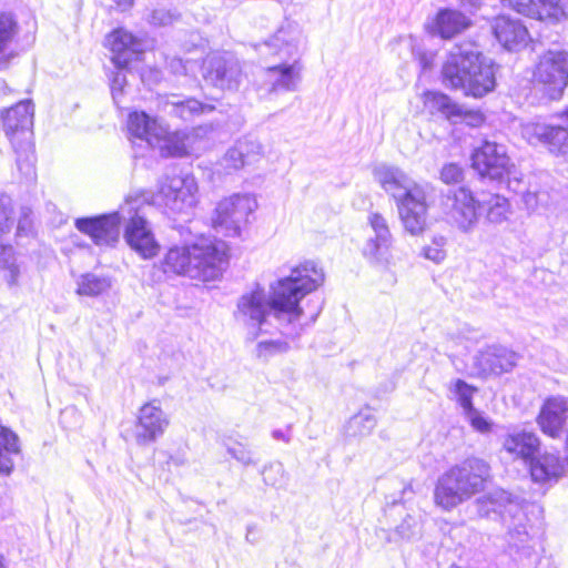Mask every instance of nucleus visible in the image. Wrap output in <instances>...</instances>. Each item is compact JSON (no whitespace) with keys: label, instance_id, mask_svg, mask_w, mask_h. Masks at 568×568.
<instances>
[{"label":"nucleus","instance_id":"aec40b11","mask_svg":"<svg viewBox=\"0 0 568 568\" xmlns=\"http://www.w3.org/2000/svg\"><path fill=\"white\" fill-rule=\"evenodd\" d=\"M34 108L31 101L26 100L11 106L2 114V125L11 143L32 140Z\"/></svg>","mask_w":568,"mask_h":568},{"label":"nucleus","instance_id":"6ab92c4d","mask_svg":"<svg viewBox=\"0 0 568 568\" xmlns=\"http://www.w3.org/2000/svg\"><path fill=\"white\" fill-rule=\"evenodd\" d=\"M463 7L478 9L483 0H458ZM517 12L541 21L557 22L565 17L561 0H503Z\"/></svg>","mask_w":568,"mask_h":568},{"label":"nucleus","instance_id":"1a4fd4ad","mask_svg":"<svg viewBox=\"0 0 568 568\" xmlns=\"http://www.w3.org/2000/svg\"><path fill=\"white\" fill-rule=\"evenodd\" d=\"M154 202L164 213L176 219L189 217L197 203V184L193 176H165L159 182Z\"/></svg>","mask_w":568,"mask_h":568},{"label":"nucleus","instance_id":"0eeeda50","mask_svg":"<svg viewBox=\"0 0 568 568\" xmlns=\"http://www.w3.org/2000/svg\"><path fill=\"white\" fill-rule=\"evenodd\" d=\"M489 465L476 457L450 467L437 480L434 499L437 506L450 510L481 491L489 478Z\"/></svg>","mask_w":568,"mask_h":568},{"label":"nucleus","instance_id":"de8ad7c7","mask_svg":"<svg viewBox=\"0 0 568 568\" xmlns=\"http://www.w3.org/2000/svg\"><path fill=\"white\" fill-rule=\"evenodd\" d=\"M126 84V75L124 69H118L111 78V93L115 103H119L120 97L123 93V89Z\"/></svg>","mask_w":568,"mask_h":568},{"label":"nucleus","instance_id":"2eb2a0df","mask_svg":"<svg viewBox=\"0 0 568 568\" xmlns=\"http://www.w3.org/2000/svg\"><path fill=\"white\" fill-rule=\"evenodd\" d=\"M170 425L169 416L159 400L145 403L138 413L134 438L138 445L148 446L163 436Z\"/></svg>","mask_w":568,"mask_h":568},{"label":"nucleus","instance_id":"c03bdc74","mask_svg":"<svg viewBox=\"0 0 568 568\" xmlns=\"http://www.w3.org/2000/svg\"><path fill=\"white\" fill-rule=\"evenodd\" d=\"M180 20V14L173 10L159 8L151 12L149 22L155 27H166Z\"/></svg>","mask_w":568,"mask_h":568},{"label":"nucleus","instance_id":"4c0bfd02","mask_svg":"<svg viewBox=\"0 0 568 568\" xmlns=\"http://www.w3.org/2000/svg\"><path fill=\"white\" fill-rule=\"evenodd\" d=\"M234 144L241 151L247 165L258 161L263 155V146L255 138L243 136L236 140Z\"/></svg>","mask_w":568,"mask_h":568},{"label":"nucleus","instance_id":"473e14b6","mask_svg":"<svg viewBox=\"0 0 568 568\" xmlns=\"http://www.w3.org/2000/svg\"><path fill=\"white\" fill-rule=\"evenodd\" d=\"M19 453L18 436L11 429L0 424V474H11L14 466L13 456L19 455Z\"/></svg>","mask_w":568,"mask_h":568},{"label":"nucleus","instance_id":"6e6552de","mask_svg":"<svg viewBox=\"0 0 568 568\" xmlns=\"http://www.w3.org/2000/svg\"><path fill=\"white\" fill-rule=\"evenodd\" d=\"M473 168L483 176L504 182L513 192L524 190V175L511 162L504 144L485 141L471 156Z\"/></svg>","mask_w":568,"mask_h":568},{"label":"nucleus","instance_id":"49530a36","mask_svg":"<svg viewBox=\"0 0 568 568\" xmlns=\"http://www.w3.org/2000/svg\"><path fill=\"white\" fill-rule=\"evenodd\" d=\"M463 178V169L456 163H447L440 170V180L446 184L459 183Z\"/></svg>","mask_w":568,"mask_h":568},{"label":"nucleus","instance_id":"393cba45","mask_svg":"<svg viewBox=\"0 0 568 568\" xmlns=\"http://www.w3.org/2000/svg\"><path fill=\"white\" fill-rule=\"evenodd\" d=\"M527 464L531 479L539 484L557 481L566 469V462L555 452H538Z\"/></svg>","mask_w":568,"mask_h":568},{"label":"nucleus","instance_id":"6e6d98bb","mask_svg":"<svg viewBox=\"0 0 568 568\" xmlns=\"http://www.w3.org/2000/svg\"><path fill=\"white\" fill-rule=\"evenodd\" d=\"M27 226H28V222L27 220L24 219L23 221L21 220L18 224V232H26L27 230Z\"/></svg>","mask_w":568,"mask_h":568},{"label":"nucleus","instance_id":"f704fd0d","mask_svg":"<svg viewBox=\"0 0 568 568\" xmlns=\"http://www.w3.org/2000/svg\"><path fill=\"white\" fill-rule=\"evenodd\" d=\"M376 424L375 415L366 408L349 418L345 426V433L348 437H365L373 432Z\"/></svg>","mask_w":568,"mask_h":568},{"label":"nucleus","instance_id":"c756f323","mask_svg":"<svg viewBox=\"0 0 568 568\" xmlns=\"http://www.w3.org/2000/svg\"><path fill=\"white\" fill-rule=\"evenodd\" d=\"M126 125L129 136L133 142L138 140L149 146L152 142L159 141L156 136L162 134V131L159 130L162 124L143 111L131 112L128 116Z\"/></svg>","mask_w":568,"mask_h":568},{"label":"nucleus","instance_id":"20e7f679","mask_svg":"<svg viewBox=\"0 0 568 568\" xmlns=\"http://www.w3.org/2000/svg\"><path fill=\"white\" fill-rule=\"evenodd\" d=\"M446 87L458 89L465 95L481 98L495 89L493 64L474 42L455 44L442 68Z\"/></svg>","mask_w":568,"mask_h":568},{"label":"nucleus","instance_id":"a18cd8bd","mask_svg":"<svg viewBox=\"0 0 568 568\" xmlns=\"http://www.w3.org/2000/svg\"><path fill=\"white\" fill-rule=\"evenodd\" d=\"M524 190L521 192H517L518 194H521L523 201L527 207V210L534 211L539 205L544 204L546 202V194L542 192H539L537 190H531L526 187V182L524 181Z\"/></svg>","mask_w":568,"mask_h":568},{"label":"nucleus","instance_id":"dca6fc26","mask_svg":"<svg viewBox=\"0 0 568 568\" xmlns=\"http://www.w3.org/2000/svg\"><path fill=\"white\" fill-rule=\"evenodd\" d=\"M205 79L216 88L234 91L243 82L244 73L240 61L232 54H214L207 61Z\"/></svg>","mask_w":568,"mask_h":568},{"label":"nucleus","instance_id":"79ce46f5","mask_svg":"<svg viewBox=\"0 0 568 568\" xmlns=\"http://www.w3.org/2000/svg\"><path fill=\"white\" fill-rule=\"evenodd\" d=\"M226 452L243 466L256 465L254 453L242 443L226 445Z\"/></svg>","mask_w":568,"mask_h":568},{"label":"nucleus","instance_id":"5701e85b","mask_svg":"<svg viewBox=\"0 0 568 568\" xmlns=\"http://www.w3.org/2000/svg\"><path fill=\"white\" fill-rule=\"evenodd\" d=\"M425 108L430 113H440L450 121L469 120L468 123L477 125L483 122V116L478 113H471L464 110L460 105L452 101V99L440 92L426 91L423 94Z\"/></svg>","mask_w":568,"mask_h":568},{"label":"nucleus","instance_id":"412c9836","mask_svg":"<svg viewBox=\"0 0 568 568\" xmlns=\"http://www.w3.org/2000/svg\"><path fill=\"white\" fill-rule=\"evenodd\" d=\"M112 52V62L116 69H125L133 60H138L143 52V44L130 32L116 29L105 40Z\"/></svg>","mask_w":568,"mask_h":568},{"label":"nucleus","instance_id":"09e8293b","mask_svg":"<svg viewBox=\"0 0 568 568\" xmlns=\"http://www.w3.org/2000/svg\"><path fill=\"white\" fill-rule=\"evenodd\" d=\"M12 226L11 211L6 197L0 196V236L10 231Z\"/></svg>","mask_w":568,"mask_h":568},{"label":"nucleus","instance_id":"3c124183","mask_svg":"<svg viewBox=\"0 0 568 568\" xmlns=\"http://www.w3.org/2000/svg\"><path fill=\"white\" fill-rule=\"evenodd\" d=\"M168 65H169L170 70L175 74H186L190 69V62L189 61L184 62L180 58H172L169 61Z\"/></svg>","mask_w":568,"mask_h":568},{"label":"nucleus","instance_id":"8fccbe9b","mask_svg":"<svg viewBox=\"0 0 568 568\" xmlns=\"http://www.w3.org/2000/svg\"><path fill=\"white\" fill-rule=\"evenodd\" d=\"M417 523L412 516H407L400 525L396 527L395 532L403 539H409L416 535Z\"/></svg>","mask_w":568,"mask_h":568},{"label":"nucleus","instance_id":"4d7b16f0","mask_svg":"<svg viewBox=\"0 0 568 568\" xmlns=\"http://www.w3.org/2000/svg\"><path fill=\"white\" fill-rule=\"evenodd\" d=\"M565 452H566V462L568 464V432H567V435H566V440H565Z\"/></svg>","mask_w":568,"mask_h":568},{"label":"nucleus","instance_id":"e433bc0d","mask_svg":"<svg viewBox=\"0 0 568 568\" xmlns=\"http://www.w3.org/2000/svg\"><path fill=\"white\" fill-rule=\"evenodd\" d=\"M110 286L111 282L108 277L88 273L79 278L77 293L85 296H98L108 291Z\"/></svg>","mask_w":568,"mask_h":568},{"label":"nucleus","instance_id":"b1692460","mask_svg":"<svg viewBox=\"0 0 568 568\" xmlns=\"http://www.w3.org/2000/svg\"><path fill=\"white\" fill-rule=\"evenodd\" d=\"M541 440L531 430L515 427L503 438V448L516 459L526 464L539 452Z\"/></svg>","mask_w":568,"mask_h":568},{"label":"nucleus","instance_id":"13d9d810","mask_svg":"<svg viewBox=\"0 0 568 568\" xmlns=\"http://www.w3.org/2000/svg\"><path fill=\"white\" fill-rule=\"evenodd\" d=\"M0 568H6L4 564H3V558L0 557Z\"/></svg>","mask_w":568,"mask_h":568},{"label":"nucleus","instance_id":"39448f33","mask_svg":"<svg viewBox=\"0 0 568 568\" xmlns=\"http://www.w3.org/2000/svg\"><path fill=\"white\" fill-rule=\"evenodd\" d=\"M226 246L210 237H200L192 245L170 248L162 261L165 274L185 275L204 282L222 275L226 264Z\"/></svg>","mask_w":568,"mask_h":568},{"label":"nucleus","instance_id":"9d476101","mask_svg":"<svg viewBox=\"0 0 568 568\" xmlns=\"http://www.w3.org/2000/svg\"><path fill=\"white\" fill-rule=\"evenodd\" d=\"M532 78L549 99H559L568 85V51L545 52L535 65Z\"/></svg>","mask_w":568,"mask_h":568},{"label":"nucleus","instance_id":"f03ea898","mask_svg":"<svg viewBox=\"0 0 568 568\" xmlns=\"http://www.w3.org/2000/svg\"><path fill=\"white\" fill-rule=\"evenodd\" d=\"M144 200L129 197L120 211L94 217H82L75 221L77 229L89 235L99 246H113L120 235L121 221L128 220L125 240L130 247L143 258H151L159 252V244L154 239L148 221L141 214L140 203Z\"/></svg>","mask_w":568,"mask_h":568},{"label":"nucleus","instance_id":"bb28decb","mask_svg":"<svg viewBox=\"0 0 568 568\" xmlns=\"http://www.w3.org/2000/svg\"><path fill=\"white\" fill-rule=\"evenodd\" d=\"M516 353L503 346H488L476 356V365L484 373L500 375L510 372L517 365Z\"/></svg>","mask_w":568,"mask_h":568},{"label":"nucleus","instance_id":"423d86ee","mask_svg":"<svg viewBox=\"0 0 568 568\" xmlns=\"http://www.w3.org/2000/svg\"><path fill=\"white\" fill-rule=\"evenodd\" d=\"M374 175L383 190L395 200L405 230L412 235L423 233L427 226L425 187L395 166L381 165L375 169Z\"/></svg>","mask_w":568,"mask_h":568},{"label":"nucleus","instance_id":"864d4df0","mask_svg":"<svg viewBox=\"0 0 568 568\" xmlns=\"http://www.w3.org/2000/svg\"><path fill=\"white\" fill-rule=\"evenodd\" d=\"M419 63L423 70L428 69L433 63V57L426 53H419Z\"/></svg>","mask_w":568,"mask_h":568},{"label":"nucleus","instance_id":"7ed1b4c3","mask_svg":"<svg viewBox=\"0 0 568 568\" xmlns=\"http://www.w3.org/2000/svg\"><path fill=\"white\" fill-rule=\"evenodd\" d=\"M301 29L297 23L285 21L256 51L272 62L263 69L260 85L268 93L295 92L302 82L303 64L297 57Z\"/></svg>","mask_w":568,"mask_h":568},{"label":"nucleus","instance_id":"c9c22d12","mask_svg":"<svg viewBox=\"0 0 568 568\" xmlns=\"http://www.w3.org/2000/svg\"><path fill=\"white\" fill-rule=\"evenodd\" d=\"M486 211V217L490 223L500 224L508 219L510 214V204L508 200L499 194H490L479 204Z\"/></svg>","mask_w":568,"mask_h":568},{"label":"nucleus","instance_id":"4be33fe9","mask_svg":"<svg viewBox=\"0 0 568 568\" xmlns=\"http://www.w3.org/2000/svg\"><path fill=\"white\" fill-rule=\"evenodd\" d=\"M491 30L498 42L509 51L525 48L529 40L527 28L520 20L508 16H498L491 22Z\"/></svg>","mask_w":568,"mask_h":568},{"label":"nucleus","instance_id":"72a5a7b5","mask_svg":"<svg viewBox=\"0 0 568 568\" xmlns=\"http://www.w3.org/2000/svg\"><path fill=\"white\" fill-rule=\"evenodd\" d=\"M17 154V168L26 180L36 178V155L33 151L32 140L19 141L12 144Z\"/></svg>","mask_w":568,"mask_h":568},{"label":"nucleus","instance_id":"a211bd4d","mask_svg":"<svg viewBox=\"0 0 568 568\" xmlns=\"http://www.w3.org/2000/svg\"><path fill=\"white\" fill-rule=\"evenodd\" d=\"M540 432L552 439H559L568 426V398L556 395L547 397L536 416Z\"/></svg>","mask_w":568,"mask_h":568},{"label":"nucleus","instance_id":"a19ab883","mask_svg":"<svg viewBox=\"0 0 568 568\" xmlns=\"http://www.w3.org/2000/svg\"><path fill=\"white\" fill-rule=\"evenodd\" d=\"M288 344L281 339H265L256 345V355L258 358L268 359L270 357L283 354L288 351Z\"/></svg>","mask_w":568,"mask_h":568},{"label":"nucleus","instance_id":"5fc2aeb1","mask_svg":"<svg viewBox=\"0 0 568 568\" xmlns=\"http://www.w3.org/2000/svg\"><path fill=\"white\" fill-rule=\"evenodd\" d=\"M112 1L116 4L118 9H120L121 11H125L132 7L134 0H112Z\"/></svg>","mask_w":568,"mask_h":568},{"label":"nucleus","instance_id":"7c9ffc66","mask_svg":"<svg viewBox=\"0 0 568 568\" xmlns=\"http://www.w3.org/2000/svg\"><path fill=\"white\" fill-rule=\"evenodd\" d=\"M19 32V26L13 14H0V70L6 69L10 61L17 57L13 50Z\"/></svg>","mask_w":568,"mask_h":568},{"label":"nucleus","instance_id":"f8f14e48","mask_svg":"<svg viewBox=\"0 0 568 568\" xmlns=\"http://www.w3.org/2000/svg\"><path fill=\"white\" fill-rule=\"evenodd\" d=\"M446 219L463 233H470L478 224L477 201L466 187L450 190L443 201Z\"/></svg>","mask_w":568,"mask_h":568},{"label":"nucleus","instance_id":"2f4dec72","mask_svg":"<svg viewBox=\"0 0 568 568\" xmlns=\"http://www.w3.org/2000/svg\"><path fill=\"white\" fill-rule=\"evenodd\" d=\"M162 131L159 141L152 142L151 148H159L163 156L182 158L187 153L185 135L180 131L170 132L166 126L161 125Z\"/></svg>","mask_w":568,"mask_h":568},{"label":"nucleus","instance_id":"f257e3e1","mask_svg":"<svg viewBox=\"0 0 568 568\" xmlns=\"http://www.w3.org/2000/svg\"><path fill=\"white\" fill-rule=\"evenodd\" d=\"M324 282V272L313 261H306L291 271V274L276 281L267 296L263 288L243 294L236 305L234 317L248 328L266 332L264 325L274 317L283 334L298 336L304 326L315 321L306 317L300 302Z\"/></svg>","mask_w":568,"mask_h":568},{"label":"nucleus","instance_id":"c85d7f7f","mask_svg":"<svg viewBox=\"0 0 568 568\" xmlns=\"http://www.w3.org/2000/svg\"><path fill=\"white\" fill-rule=\"evenodd\" d=\"M159 108L164 113L183 121H190L200 114L214 110V106L211 104H204L196 99H181L175 94L161 97L159 99Z\"/></svg>","mask_w":568,"mask_h":568},{"label":"nucleus","instance_id":"58836bf2","mask_svg":"<svg viewBox=\"0 0 568 568\" xmlns=\"http://www.w3.org/2000/svg\"><path fill=\"white\" fill-rule=\"evenodd\" d=\"M447 239L443 235L433 236L430 243L423 248V255L425 258L433 261L434 263L443 262L446 256Z\"/></svg>","mask_w":568,"mask_h":568},{"label":"nucleus","instance_id":"f3484780","mask_svg":"<svg viewBox=\"0 0 568 568\" xmlns=\"http://www.w3.org/2000/svg\"><path fill=\"white\" fill-rule=\"evenodd\" d=\"M448 389L452 398L462 408V414L470 427L477 433L489 434L493 430V420L473 404L474 395L478 390L477 387L466 383L464 379L457 378L450 383Z\"/></svg>","mask_w":568,"mask_h":568},{"label":"nucleus","instance_id":"a878e982","mask_svg":"<svg viewBox=\"0 0 568 568\" xmlns=\"http://www.w3.org/2000/svg\"><path fill=\"white\" fill-rule=\"evenodd\" d=\"M470 26V19L454 9H442L433 19L425 23V28L429 33L439 36L443 39H452L467 30Z\"/></svg>","mask_w":568,"mask_h":568},{"label":"nucleus","instance_id":"4468645a","mask_svg":"<svg viewBox=\"0 0 568 568\" xmlns=\"http://www.w3.org/2000/svg\"><path fill=\"white\" fill-rule=\"evenodd\" d=\"M368 223L374 232V236L366 241L363 247V255L372 264L388 267L393 260L392 247L394 242L388 223L386 219L377 212H373L368 215Z\"/></svg>","mask_w":568,"mask_h":568},{"label":"nucleus","instance_id":"603ef678","mask_svg":"<svg viewBox=\"0 0 568 568\" xmlns=\"http://www.w3.org/2000/svg\"><path fill=\"white\" fill-rule=\"evenodd\" d=\"M272 437L275 440H281V442L288 444L291 442V427H287L286 430H282V429L273 430Z\"/></svg>","mask_w":568,"mask_h":568},{"label":"nucleus","instance_id":"ea45409f","mask_svg":"<svg viewBox=\"0 0 568 568\" xmlns=\"http://www.w3.org/2000/svg\"><path fill=\"white\" fill-rule=\"evenodd\" d=\"M263 481L272 487H282L285 483L286 475L282 463L273 462L263 467Z\"/></svg>","mask_w":568,"mask_h":568},{"label":"nucleus","instance_id":"ddd939ff","mask_svg":"<svg viewBox=\"0 0 568 568\" xmlns=\"http://www.w3.org/2000/svg\"><path fill=\"white\" fill-rule=\"evenodd\" d=\"M523 138L531 145H544L551 153H568V110L561 124L539 122L525 123L521 126Z\"/></svg>","mask_w":568,"mask_h":568},{"label":"nucleus","instance_id":"cd10ccee","mask_svg":"<svg viewBox=\"0 0 568 568\" xmlns=\"http://www.w3.org/2000/svg\"><path fill=\"white\" fill-rule=\"evenodd\" d=\"M477 511L480 517H490L491 514L498 515L504 521L507 517L514 518L520 513V506L513 500L505 490H495L476 501Z\"/></svg>","mask_w":568,"mask_h":568},{"label":"nucleus","instance_id":"37998d69","mask_svg":"<svg viewBox=\"0 0 568 568\" xmlns=\"http://www.w3.org/2000/svg\"><path fill=\"white\" fill-rule=\"evenodd\" d=\"M220 165L226 171H237L243 169L246 164L242 158L241 151L235 146H231L220 160Z\"/></svg>","mask_w":568,"mask_h":568},{"label":"nucleus","instance_id":"9b49d317","mask_svg":"<svg viewBox=\"0 0 568 568\" xmlns=\"http://www.w3.org/2000/svg\"><path fill=\"white\" fill-rule=\"evenodd\" d=\"M256 209L257 201L252 194H233L217 204L214 226L226 236H239Z\"/></svg>","mask_w":568,"mask_h":568}]
</instances>
